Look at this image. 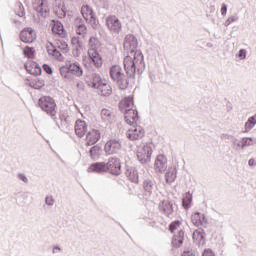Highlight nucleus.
I'll use <instances>...</instances> for the list:
<instances>
[{"label": "nucleus", "mask_w": 256, "mask_h": 256, "mask_svg": "<svg viewBox=\"0 0 256 256\" xmlns=\"http://www.w3.org/2000/svg\"><path fill=\"white\" fill-rule=\"evenodd\" d=\"M124 69L127 75L133 77L135 73H140L145 69V62L143 61V53L141 51L129 52L124 57Z\"/></svg>", "instance_id": "f257e3e1"}, {"label": "nucleus", "mask_w": 256, "mask_h": 256, "mask_svg": "<svg viewBox=\"0 0 256 256\" xmlns=\"http://www.w3.org/2000/svg\"><path fill=\"white\" fill-rule=\"evenodd\" d=\"M60 75L71 81L74 77H82L83 67L78 62H68L65 66L60 67Z\"/></svg>", "instance_id": "f03ea898"}, {"label": "nucleus", "mask_w": 256, "mask_h": 256, "mask_svg": "<svg viewBox=\"0 0 256 256\" xmlns=\"http://www.w3.org/2000/svg\"><path fill=\"white\" fill-rule=\"evenodd\" d=\"M110 77L114 83H116L119 89H127L129 87V80L123 72V68L119 65H114L110 68Z\"/></svg>", "instance_id": "7ed1b4c3"}, {"label": "nucleus", "mask_w": 256, "mask_h": 256, "mask_svg": "<svg viewBox=\"0 0 256 256\" xmlns=\"http://www.w3.org/2000/svg\"><path fill=\"white\" fill-rule=\"evenodd\" d=\"M38 105L42 111L47 113V115H50V117L57 116V103H55V99L51 96H42L38 100Z\"/></svg>", "instance_id": "20e7f679"}, {"label": "nucleus", "mask_w": 256, "mask_h": 256, "mask_svg": "<svg viewBox=\"0 0 256 256\" xmlns=\"http://www.w3.org/2000/svg\"><path fill=\"white\" fill-rule=\"evenodd\" d=\"M84 65H94L97 69L103 66V58L95 49H89L88 55L84 57Z\"/></svg>", "instance_id": "39448f33"}, {"label": "nucleus", "mask_w": 256, "mask_h": 256, "mask_svg": "<svg viewBox=\"0 0 256 256\" xmlns=\"http://www.w3.org/2000/svg\"><path fill=\"white\" fill-rule=\"evenodd\" d=\"M105 23L106 27L111 33H121V29H123L121 20H119V18L115 15L106 17Z\"/></svg>", "instance_id": "423d86ee"}, {"label": "nucleus", "mask_w": 256, "mask_h": 256, "mask_svg": "<svg viewBox=\"0 0 256 256\" xmlns=\"http://www.w3.org/2000/svg\"><path fill=\"white\" fill-rule=\"evenodd\" d=\"M126 137L130 141H139V139H143V137H145V128L140 125L132 126L126 132Z\"/></svg>", "instance_id": "0eeeda50"}, {"label": "nucleus", "mask_w": 256, "mask_h": 256, "mask_svg": "<svg viewBox=\"0 0 256 256\" xmlns=\"http://www.w3.org/2000/svg\"><path fill=\"white\" fill-rule=\"evenodd\" d=\"M106 173L121 175V160L117 157H110L106 163Z\"/></svg>", "instance_id": "6e6552de"}, {"label": "nucleus", "mask_w": 256, "mask_h": 256, "mask_svg": "<svg viewBox=\"0 0 256 256\" xmlns=\"http://www.w3.org/2000/svg\"><path fill=\"white\" fill-rule=\"evenodd\" d=\"M153 155V148L151 145L146 144L143 147L138 148L137 157L140 163H149L151 156Z\"/></svg>", "instance_id": "1a4fd4ad"}, {"label": "nucleus", "mask_w": 256, "mask_h": 256, "mask_svg": "<svg viewBox=\"0 0 256 256\" xmlns=\"http://www.w3.org/2000/svg\"><path fill=\"white\" fill-rule=\"evenodd\" d=\"M81 13L87 23H89L92 27H97L99 20H97L93 9H91L89 5L82 6Z\"/></svg>", "instance_id": "9d476101"}, {"label": "nucleus", "mask_w": 256, "mask_h": 256, "mask_svg": "<svg viewBox=\"0 0 256 256\" xmlns=\"http://www.w3.org/2000/svg\"><path fill=\"white\" fill-rule=\"evenodd\" d=\"M101 139V131L98 129H90L85 136V145L86 147H91V145H95L99 143Z\"/></svg>", "instance_id": "9b49d317"}, {"label": "nucleus", "mask_w": 256, "mask_h": 256, "mask_svg": "<svg viewBox=\"0 0 256 256\" xmlns=\"http://www.w3.org/2000/svg\"><path fill=\"white\" fill-rule=\"evenodd\" d=\"M137 45H138L137 38H135L133 34H128L125 37L124 49L126 53H132V52L135 53V51H140V50H137Z\"/></svg>", "instance_id": "f8f14e48"}, {"label": "nucleus", "mask_w": 256, "mask_h": 256, "mask_svg": "<svg viewBox=\"0 0 256 256\" xmlns=\"http://www.w3.org/2000/svg\"><path fill=\"white\" fill-rule=\"evenodd\" d=\"M104 151L107 155H115L121 151V143L115 139L109 140L104 145Z\"/></svg>", "instance_id": "ddd939ff"}, {"label": "nucleus", "mask_w": 256, "mask_h": 256, "mask_svg": "<svg viewBox=\"0 0 256 256\" xmlns=\"http://www.w3.org/2000/svg\"><path fill=\"white\" fill-rule=\"evenodd\" d=\"M33 7L42 17H47V15H49V5L47 4V0H34Z\"/></svg>", "instance_id": "4468645a"}, {"label": "nucleus", "mask_w": 256, "mask_h": 256, "mask_svg": "<svg viewBox=\"0 0 256 256\" xmlns=\"http://www.w3.org/2000/svg\"><path fill=\"white\" fill-rule=\"evenodd\" d=\"M88 129L89 125H87V122H85V120H76L74 125V131L77 137H79L80 139L85 137V134L87 133Z\"/></svg>", "instance_id": "2eb2a0df"}, {"label": "nucleus", "mask_w": 256, "mask_h": 256, "mask_svg": "<svg viewBox=\"0 0 256 256\" xmlns=\"http://www.w3.org/2000/svg\"><path fill=\"white\" fill-rule=\"evenodd\" d=\"M105 81L99 74H91L87 76L86 83L91 89H98L99 86Z\"/></svg>", "instance_id": "dca6fc26"}, {"label": "nucleus", "mask_w": 256, "mask_h": 256, "mask_svg": "<svg viewBox=\"0 0 256 256\" xmlns=\"http://www.w3.org/2000/svg\"><path fill=\"white\" fill-rule=\"evenodd\" d=\"M54 13L59 17V19H63L67 15V7L65 6V2L63 0H56L54 2Z\"/></svg>", "instance_id": "f3484780"}, {"label": "nucleus", "mask_w": 256, "mask_h": 256, "mask_svg": "<svg viewBox=\"0 0 256 256\" xmlns=\"http://www.w3.org/2000/svg\"><path fill=\"white\" fill-rule=\"evenodd\" d=\"M124 119L128 125H135L139 121V112L135 109L126 110L124 112Z\"/></svg>", "instance_id": "a211bd4d"}, {"label": "nucleus", "mask_w": 256, "mask_h": 256, "mask_svg": "<svg viewBox=\"0 0 256 256\" xmlns=\"http://www.w3.org/2000/svg\"><path fill=\"white\" fill-rule=\"evenodd\" d=\"M52 33L53 35H58V37H62V39H65V37H67V31L65 30L63 24L59 21H52Z\"/></svg>", "instance_id": "6ab92c4d"}, {"label": "nucleus", "mask_w": 256, "mask_h": 256, "mask_svg": "<svg viewBox=\"0 0 256 256\" xmlns=\"http://www.w3.org/2000/svg\"><path fill=\"white\" fill-rule=\"evenodd\" d=\"M135 107V102L133 96H126L119 102V109L124 113L125 111H130Z\"/></svg>", "instance_id": "aec40b11"}, {"label": "nucleus", "mask_w": 256, "mask_h": 256, "mask_svg": "<svg viewBox=\"0 0 256 256\" xmlns=\"http://www.w3.org/2000/svg\"><path fill=\"white\" fill-rule=\"evenodd\" d=\"M37 38L35 31L31 28H27L21 31L20 39L23 43H33L34 39Z\"/></svg>", "instance_id": "412c9836"}, {"label": "nucleus", "mask_w": 256, "mask_h": 256, "mask_svg": "<svg viewBox=\"0 0 256 256\" xmlns=\"http://www.w3.org/2000/svg\"><path fill=\"white\" fill-rule=\"evenodd\" d=\"M25 69L27 73L34 75L35 77L41 75V66H39V64H37L35 61L29 60L26 62Z\"/></svg>", "instance_id": "4be33fe9"}, {"label": "nucleus", "mask_w": 256, "mask_h": 256, "mask_svg": "<svg viewBox=\"0 0 256 256\" xmlns=\"http://www.w3.org/2000/svg\"><path fill=\"white\" fill-rule=\"evenodd\" d=\"M154 169L155 171H158V173H163V171L167 169V157H165V155L160 154L157 156L154 163Z\"/></svg>", "instance_id": "5701e85b"}, {"label": "nucleus", "mask_w": 256, "mask_h": 256, "mask_svg": "<svg viewBox=\"0 0 256 256\" xmlns=\"http://www.w3.org/2000/svg\"><path fill=\"white\" fill-rule=\"evenodd\" d=\"M191 222L195 227H205V225H207V218L205 217V214L195 212L191 216Z\"/></svg>", "instance_id": "b1692460"}, {"label": "nucleus", "mask_w": 256, "mask_h": 256, "mask_svg": "<svg viewBox=\"0 0 256 256\" xmlns=\"http://www.w3.org/2000/svg\"><path fill=\"white\" fill-rule=\"evenodd\" d=\"M71 45L74 48L73 54L76 57H79L81 55V51H83V48L85 47V45L83 44V41H81V39H79V37L74 36L71 39Z\"/></svg>", "instance_id": "393cba45"}, {"label": "nucleus", "mask_w": 256, "mask_h": 256, "mask_svg": "<svg viewBox=\"0 0 256 256\" xmlns=\"http://www.w3.org/2000/svg\"><path fill=\"white\" fill-rule=\"evenodd\" d=\"M88 173H107V164L105 162H96L88 167Z\"/></svg>", "instance_id": "a878e982"}, {"label": "nucleus", "mask_w": 256, "mask_h": 256, "mask_svg": "<svg viewBox=\"0 0 256 256\" xmlns=\"http://www.w3.org/2000/svg\"><path fill=\"white\" fill-rule=\"evenodd\" d=\"M97 91L100 95H103V97H109V95L113 93V89L107 80H104V82L98 86Z\"/></svg>", "instance_id": "bb28decb"}, {"label": "nucleus", "mask_w": 256, "mask_h": 256, "mask_svg": "<svg viewBox=\"0 0 256 256\" xmlns=\"http://www.w3.org/2000/svg\"><path fill=\"white\" fill-rule=\"evenodd\" d=\"M175 179H177V166H171L166 170L165 181L171 184L175 183Z\"/></svg>", "instance_id": "cd10ccee"}, {"label": "nucleus", "mask_w": 256, "mask_h": 256, "mask_svg": "<svg viewBox=\"0 0 256 256\" xmlns=\"http://www.w3.org/2000/svg\"><path fill=\"white\" fill-rule=\"evenodd\" d=\"M185 239V232L183 230H180L176 235H174L172 239V247H175L178 249L183 245V241Z\"/></svg>", "instance_id": "c85d7f7f"}, {"label": "nucleus", "mask_w": 256, "mask_h": 256, "mask_svg": "<svg viewBox=\"0 0 256 256\" xmlns=\"http://www.w3.org/2000/svg\"><path fill=\"white\" fill-rule=\"evenodd\" d=\"M160 209L165 215H167V217L173 214V204L168 200L162 201L160 204Z\"/></svg>", "instance_id": "c756f323"}, {"label": "nucleus", "mask_w": 256, "mask_h": 256, "mask_svg": "<svg viewBox=\"0 0 256 256\" xmlns=\"http://www.w3.org/2000/svg\"><path fill=\"white\" fill-rule=\"evenodd\" d=\"M192 239L198 245L205 243V232L203 230H195L192 235Z\"/></svg>", "instance_id": "7c9ffc66"}, {"label": "nucleus", "mask_w": 256, "mask_h": 256, "mask_svg": "<svg viewBox=\"0 0 256 256\" xmlns=\"http://www.w3.org/2000/svg\"><path fill=\"white\" fill-rule=\"evenodd\" d=\"M127 177L132 183H139V173L134 168H130L127 171Z\"/></svg>", "instance_id": "2f4dec72"}, {"label": "nucleus", "mask_w": 256, "mask_h": 256, "mask_svg": "<svg viewBox=\"0 0 256 256\" xmlns=\"http://www.w3.org/2000/svg\"><path fill=\"white\" fill-rule=\"evenodd\" d=\"M89 153H90L91 159H93V161H97V159L101 157V148L95 145L90 149Z\"/></svg>", "instance_id": "473e14b6"}, {"label": "nucleus", "mask_w": 256, "mask_h": 256, "mask_svg": "<svg viewBox=\"0 0 256 256\" xmlns=\"http://www.w3.org/2000/svg\"><path fill=\"white\" fill-rule=\"evenodd\" d=\"M48 55H51L54 57V59H61V52L53 46V44L50 43L49 46H47Z\"/></svg>", "instance_id": "72a5a7b5"}, {"label": "nucleus", "mask_w": 256, "mask_h": 256, "mask_svg": "<svg viewBox=\"0 0 256 256\" xmlns=\"http://www.w3.org/2000/svg\"><path fill=\"white\" fill-rule=\"evenodd\" d=\"M193 201V195L189 192L184 194L183 199H182V205L184 209H189L191 207V202Z\"/></svg>", "instance_id": "f704fd0d"}, {"label": "nucleus", "mask_w": 256, "mask_h": 256, "mask_svg": "<svg viewBox=\"0 0 256 256\" xmlns=\"http://www.w3.org/2000/svg\"><path fill=\"white\" fill-rule=\"evenodd\" d=\"M255 125H256V115L251 116L245 123V132L249 133V131H251V129H253Z\"/></svg>", "instance_id": "c9c22d12"}, {"label": "nucleus", "mask_w": 256, "mask_h": 256, "mask_svg": "<svg viewBox=\"0 0 256 256\" xmlns=\"http://www.w3.org/2000/svg\"><path fill=\"white\" fill-rule=\"evenodd\" d=\"M169 231H170V233H176V231H178V233H179V231H183L181 229V221L177 220V221L172 222L169 226Z\"/></svg>", "instance_id": "e433bc0d"}, {"label": "nucleus", "mask_w": 256, "mask_h": 256, "mask_svg": "<svg viewBox=\"0 0 256 256\" xmlns=\"http://www.w3.org/2000/svg\"><path fill=\"white\" fill-rule=\"evenodd\" d=\"M56 47L60 49V51H63V53H67V51H69V45L65 40H57Z\"/></svg>", "instance_id": "4c0bfd02"}, {"label": "nucleus", "mask_w": 256, "mask_h": 256, "mask_svg": "<svg viewBox=\"0 0 256 256\" xmlns=\"http://www.w3.org/2000/svg\"><path fill=\"white\" fill-rule=\"evenodd\" d=\"M23 53L28 59H35V48L26 46L23 50Z\"/></svg>", "instance_id": "58836bf2"}, {"label": "nucleus", "mask_w": 256, "mask_h": 256, "mask_svg": "<svg viewBox=\"0 0 256 256\" xmlns=\"http://www.w3.org/2000/svg\"><path fill=\"white\" fill-rule=\"evenodd\" d=\"M101 117L104 121H111V118L113 117V113L109 109H102Z\"/></svg>", "instance_id": "ea45409f"}, {"label": "nucleus", "mask_w": 256, "mask_h": 256, "mask_svg": "<svg viewBox=\"0 0 256 256\" xmlns=\"http://www.w3.org/2000/svg\"><path fill=\"white\" fill-rule=\"evenodd\" d=\"M77 35H87V26L85 24H79L76 26Z\"/></svg>", "instance_id": "a19ab883"}, {"label": "nucleus", "mask_w": 256, "mask_h": 256, "mask_svg": "<svg viewBox=\"0 0 256 256\" xmlns=\"http://www.w3.org/2000/svg\"><path fill=\"white\" fill-rule=\"evenodd\" d=\"M144 189L147 193H151L153 191V182L151 180L144 181Z\"/></svg>", "instance_id": "79ce46f5"}, {"label": "nucleus", "mask_w": 256, "mask_h": 256, "mask_svg": "<svg viewBox=\"0 0 256 256\" xmlns=\"http://www.w3.org/2000/svg\"><path fill=\"white\" fill-rule=\"evenodd\" d=\"M32 85L35 89H41L45 83L42 80L36 79L34 82H32Z\"/></svg>", "instance_id": "37998d69"}, {"label": "nucleus", "mask_w": 256, "mask_h": 256, "mask_svg": "<svg viewBox=\"0 0 256 256\" xmlns=\"http://www.w3.org/2000/svg\"><path fill=\"white\" fill-rule=\"evenodd\" d=\"M247 56V51L241 49L238 53V57L239 59H245V57Z\"/></svg>", "instance_id": "c03bdc74"}, {"label": "nucleus", "mask_w": 256, "mask_h": 256, "mask_svg": "<svg viewBox=\"0 0 256 256\" xmlns=\"http://www.w3.org/2000/svg\"><path fill=\"white\" fill-rule=\"evenodd\" d=\"M43 69L44 71H46L48 73V75H51V73H53V70L51 69V66L44 64L43 65Z\"/></svg>", "instance_id": "a18cd8bd"}, {"label": "nucleus", "mask_w": 256, "mask_h": 256, "mask_svg": "<svg viewBox=\"0 0 256 256\" xmlns=\"http://www.w3.org/2000/svg\"><path fill=\"white\" fill-rule=\"evenodd\" d=\"M203 256H215V253L211 249L204 250Z\"/></svg>", "instance_id": "49530a36"}, {"label": "nucleus", "mask_w": 256, "mask_h": 256, "mask_svg": "<svg viewBox=\"0 0 256 256\" xmlns=\"http://www.w3.org/2000/svg\"><path fill=\"white\" fill-rule=\"evenodd\" d=\"M54 202L55 201L53 200V197H51V196L46 197L47 205H53Z\"/></svg>", "instance_id": "de8ad7c7"}, {"label": "nucleus", "mask_w": 256, "mask_h": 256, "mask_svg": "<svg viewBox=\"0 0 256 256\" xmlns=\"http://www.w3.org/2000/svg\"><path fill=\"white\" fill-rule=\"evenodd\" d=\"M221 14L222 15H227V5H225V4L222 5Z\"/></svg>", "instance_id": "09e8293b"}, {"label": "nucleus", "mask_w": 256, "mask_h": 256, "mask_svg": "<svg viewBox=\"0 0 256 256\" xmlns=\"http://www.w3.org/2000/svg\"><path fill=\"white\" fill-rule=\"evenodd\" d=\"M19 179H21V181H23L24 183H27V176H25L24 174H19L18 175Z\"/></svg>", "instance_id": "8fccbe9b"}, {"label": "nucleus", "mask_w": 256, "mask_h": 256, "mask_svg": "<svg viewBox=\"0 0 256 256\" xmlns=\"http://www.w3.org/2000/svg\"><path fill=\"white\" fill-rule=\"evenodd\" d=\"M248 165L250 166V167H255V165H256V162H255V159H250L249 161H248Z\"/></svg>", "instance_id": "3c124183"}, {"label": "nucleus", "mask_w": 256, "mask_h": 256, "mask_svg": "<svg viewBox=\"0 0 256 256\" xmlns=\"http://www.w3.org/2000/svg\"><path fill=\"white\" fill-rule=\"evenodd\" d=\"M231 23H233V18H228V20L226 21L225 25L229 26V25H231Z\"/></svg>", "instance_id": "603ef678"}, {"label": "nucleus", "mask_w": 256, "mask_h": 256, "mask_svg": "<svg viewBox=\"0 0 256 256\" xmlns=\"http://www.w3.org/2000/svg\"><path fill=\"white\" fill-rule=\"evenodd\" d=\"M193 255V251H184L183 256H191Z\"/></svg>", "instance_id": "864d4df0"}, {"label": "nucleus", "mask_w": 256, "mask_h": 256, "mask_svg": "<svg viewBox=\"0 0 256 256\" xmlns=\"http://www.w3.org/2000/svg\"><path fill=\"white\" fill-rule=\"evenodd\" d=\"M59 248H54L53 252L55 253V251H59Z\"/></svg>", "instance_id": "5fc2aeb1"}, {"label": "nucleus", "mask_w": 256, "mask_h": 256, "mask_svg": "<svg viewBox=\"0 0 256 256\" xmlns=\"http://www.w3.org/2000/svg\"><path fill=\"white\" fill-rule=\"evenodd\" d=\"M95 40V38H90V43L92 42V41H94Z\"/></svg>", "instance_id": "6e6d98bb"}]
</instances>
